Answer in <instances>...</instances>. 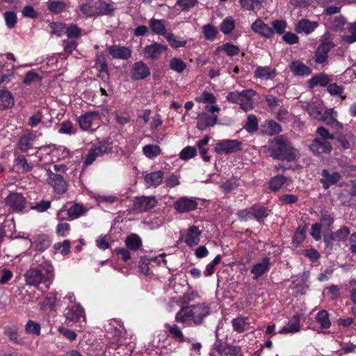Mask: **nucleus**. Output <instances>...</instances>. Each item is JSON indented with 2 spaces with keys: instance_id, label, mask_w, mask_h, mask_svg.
Masks as SVG:
<instances>
[{
  "instance_id": "1",
  "label": "nucleus",
  "mask_w": 356,
  "mask_h": 356,
  "mask_svg": "<svg viewBox=\"0 0 356 356\" xmlns=\"http://www.w3.org/2000/svg\"><path fill=\"white\" fill-rule=\"evenodd\" d=\"M210 313V308L203 304L183 307L175 315V321L184 326L199 325Z\"/></svg>"
},
{
  "instance_id": "2",
  "label": "nucleus",
  "mask_w": 356,
  "mask_h": 356,
  "mask_svg": "<svg viewBox=\"0 0 356 356\" xmlns=\"http://www.w3.org/2000/svg\"><path fill=\"white\" fill-rule=\"evenodd\" d=\"M268 151L274 159L291 162L299 157V151L292 146L284 136H280L270 140Z\"/></svg>"
},
{
  "instance_id": "3",
  "label": "nucleus",
  "mask_w": 356,
  "mask_h": 356,
  "mask_svg": "<svg viewBox=\"0 0 356 356\" xmlns=\"http://www.w3.org/2000/svg\"><path fill=\"white\" fill-rule=\"evenodd\" d=\"M54 277V267L49 261H45L37 267L30 268L24 274L26 285L35 287L42 282L51 284Z\"/></svg>"
},
{
  "instance_id": "4",
  "label": "nucleus",
  "mask_w": 356,
  "mask_h": 356,
  "mask_svg": "<svg viewBox=\"0 0 356 356\" xmlns=\"http://www.w3.org/2000/svg\"><path fill=\"white\" fill-rule=\"evenodd\" d=\"M82 13L86 17L110 15L113 9L110 3L101 0H88L79 6Z\"/></svg>"
},
{
  "instance_id": "5",
  "label": "nucleus",
  "mask_w": 356,
  "mask_h": 356,
  "mask_svg": "<svg viewBox=\"0 0 356 356\" xmlns=\"http://www.w3.org/2000/svg\"><path fill=\"white\" fill-rule=\"evenodd\" d=\"M113 143L108 140H104L98 142L97 144L93 145L84 159V165H91L97 158L103 156L105 154H109L112 152Z\"/></svg>"
},
{
  "instance_id": "6",
  "label": "nucleus",
  "mask_w": 356,
  "mask_h": 356,
  "mask_svg": "<svg viewBox=\"0 0 356 356\" xmlns=\"http://www.w3.org/2000/svg\"><path fill=\"white\" fill-rule=\"evenodd\" d=\"M48 176L47 182L58 194H63L67 190V184L63 176L54 173L50 170H47Z\"/></svg>"
},
{
  "instance_id": "7",
  "label": "nucleus",
  "mask_w": 356,
  "mask_h": 356,
  "mask_svg": "<svg viewBox=\"0 0 356 356\" xmlns=\"http://www.w3.org/2000/svg\"><path fill=\"white\" fill-rule=\"evenodd\" d=\"M6 205L8 207L9 211L19 212L25 209L26 201L24 196L18 193H10L5 200Z\"/></svg>"
},
{
  "instance_id": "8",
  "label": "nucleus",
  "mask_w": 356,
  "mask_h": 356,
  "mask_svg": "<svg viewBox=\"0 0 356 356\" xmlns=\"http://www.w3.org/2000/svg\"><path fill=\"white\" fill-rule=\"evenodd\" d=\"M157 204L154 196L136 197L134 200V209L138 212H145L154 208Z\"/></svg>"
},
{
  "instance_id": "9",
  "label": "nucleus",
  "mask_w": 356,
  "mask_h": 356,
  "mask_svg": "<svg viewBox=\"0 0 356 356\" xmlns=\"http://www.w3.org/2000/svg\"><path fill=\"white\" fill-rule=\"evenodd\" d=\"M197 202L195 197H181L174 202V208L179 213H187L197 209Z\"/></svg>"
},
{
  "instance_id": "10",
  "label": "nucleus",
  "mask_w": 356,
  "mask_h": 356,
  "mask_svg": "<svg viewBox=\"0 0 356 356\" xmlns=\"http://www.w3.org/2000/svg\"><path fill=\"white\" fill-rule=\"evenodd\" d=\"M167 49V46L158 42H154L144 47V57L148 59L158 60Z\"/></svg>"
},
{
  "instance_id": "11",
  "label": "nucleus",
  "mask_w": 356,
  "mask_h": 356,
  "mask_svg": "<svg viewBox=\"0 0 356 356\" xmlns=\"http://www.w3.org/2000/svg\"><path fill=\"white\" fill-rule=\"evenodd\" d=\"M251 29L255 33L265 38H272L274 36V31L272 27L264 22L257 18L251 25Z\"/></svg>"
},
{
  "instance_id": "12",
  "label": "nucleus",
  "mask_w": 356,
  "mask_h": 356,
  "mask_svg": "<svg viewBox=\"0 0 356 356\" xmlns=\"http://www.w3.org/2000/svg\"><path fill=\"white\" fill-rule=\"evenodd\" d=\"M310 150L316 155L330 154L332 147L330 142L321 138H315L309 145Z\"/></svg>"
},
{
  "instance_id": "13",
  "label": "nucleus",
  "mask_w": 356,
  "mask_h": 356,
  "mask_svg": "<svg viewBox=\"0 0 356 356\" xmlns=\"http://www.w3.org/2000/svg\"><path fill=\"white\" fill-rule=\"evenodd\" d=\"M241 143L237 140H224L218 143L215 149L218 153H232L241 149Z\"/></svg>"
},
{
  "instance_id": "14",
  "label": "nucleus",
  "mask_w": 356,
  "mask_h": 356,
  "mask_svg": "<svg viewBox=\"0 0 356 356\" xmlns=\"http://www.w3.org/2000/svg\"><path fill=\"white\" fill-rule=\"evenodd\" d=\"M217 115H209L208 113L202 112L197 117V128L202 131L205 130L213 127L217 123Z\"/></svg>"
},
{
  "instance_id": "15",
  "label": "nucleus",
  "mask_w": 356,
  "mask_h": 356,
  "mask_svg": "<svg viewBox=\"0 0 356 356\" xmlns=\"http://www.w3.org/2000/svg\"><path fill=\"white\" fill-rule=\"evenodd\" d=\"M150 75V70L147 65L143 61L134 63L131 72V78L133 80L145 79Z\"/></svg>"
},
{
  "instance_id": "16",
  "label": "nucleus",
  "mask_w": 356,
  "mask_h": 356,
  "mask_svg": "<svg viewBox=\"0 0 356 356\" xmlns=\"http://www.w3.org/2000/svg\"><path fill=\"white\" fill-rule=\"evenodd\" d=\"M107 50L115 59L127 60L131 56V50L127 47L114 44L108 46Z\"/></svg>"
},
{
  "instance_id": "17",
  "label": "nucleus",
  "mask_w": 356,
  "mask_h": 356,
  "mask_svg": "<svg viewBox=\"0 0 356 356\" xmlns=\"http://www.w3.org/2000/svg\"><path fill=\"white\" fill-rule=\"evenodd\" d=\"M321 176V183L323 184L324 189H328L341 179V175L339 172H331L327 169L322 170Z\"/></svg>"
},
{
  "instance_id": "18",
  "label": "nucleus",
  "mask_w": 356,
  "mask_h": 356,
  "mask_svg": "<svg viewBox=\"0 0 356 356\" xmlns=\"http://www.w3.org/2000/svg\"><path fill=\"white\" fill-rule=\"evenodd\" d=\"M302 107L314 119L319 120L323 114V103L318 99H312L310 102L307 103Z\"/></svg>"
},
{
  "instance_id": "19",
  "label": "nucleus",
  "mask_w": 356,
  "mask_h": 356,
  "mask_svg": "<svg viewBox=\"0 0 356 356\" xmlns=\"http://www.w3.org/2000/svg\"><path fill=\"white\" fill-rule=\"evenodd\" d=\"M318 26V23L314 21H310L307 19L299 20L295 26V31L298 33H305L309 35L312 33Z\"/></svg>"
},
{
  "instance_id": "20",
  "label": "nucleus",
  "mask_w": 356,
  "mask_h": 356,
  "mask_svg": "<svg viewBox=\"0 0 356 356\" xmlns=\"http://www.w3.org/2000/svg\"><path fill=\"white\" fill-rule=\"evenodd\" d=\"M255 95V91L252 89L242 90L241 98L238 104L245 112L251 111L254 108L252 98Z\"/></svg>"
},
{
  "instance_id": "21",
  "label": "nucleus",
  "mask_w": 356,
  "mask_h": 356,
  "mask_svg": "<svg viewBox=\"0 0 356 356\" xmlns=\"http://www.w3.org/2000/svg\"><path fill=\"white\" fill-rule=\"evenodd\" d=\"M334 47L332 42H324L321 44L315 54V61L317 63L323 64L327 58L328 52Z\"/></svg>"
},
{
  "instance_id": "22",
  "label": "nucleus",
  "mask_w": 356,
  "mask_h": 356,
  "mask_svg": "<svg viewBox=\"0 0 356 356\" xmlns=\"http://www.w3.org/2000/svg\"><path fill=\"white\" fill-rule=\"evenodd\" d=\"M201 234L202 232L199 228L197 226L193 225L188 228L184 242L189 247L197 245L200 241Z\"/></svg>"
},
{
  "instance_id": "23",
  "label": "nucleus",
  "mask_w": 356,
  "mask_h": 356,
  "mask_svg": "<svg viewBox=\"0 0 356 356\" xmlns=\"http://www.w3.org/2000/svg\"><path fill=\"white\" fill-rule=\"evenodd\" d=\"M270 269V258L264 257L260 262L255 264L251 273L254 275L253 279L257 280L259 277L268 272Z\"/></svg>"
},
{
  "instance_id": "24",
  "label": "nucleus",
  "mask_w": 356,
  "mask_h": 356,
  "mask_svg": "<svg viewBox=\"0 0 356 356\" xmlns=\"http://www.w3.org/2000/svg\"><path fill=\"white\" fill-rule=\"evenodd\" d=\"M97 112H88L79 118V124L81 129L88 131L91 129L94 121L97 119Z\"/></svg>"
},
{
  "instance_id": "25",
  "label": "nucleus",
  "mask_w": 356,
  "mask_h": 356,
  "mask_svg": "<svg viewBox=\"0 0 356 356\" xmlns=\"http://www.w3.org/2000/svg\"><path fill=\"white\" fill-rule=\"evenodd\" d=\"M289 69L295 76H304L312 73L311 69L300 60L291 62L289 65Z\"/></svg>"
},
{
  "instance_id": "26",
  "label": "nucleus",
  "mask_w": 356,
  "mask_h": 356,
  "mask_svg": "<svg viewBox=\"0 0 356 356\" xmlns=\"http://www.w3.org/2000/svg\"><path fill=\"white\" fill-rule=\"evenodd\" d=\"M81 318H83L85 321L86 317L84 311L79 304H76L72 306V308L66 314L67 321L72 323L79 322Z\"/></svg>"
},
{
  "instance_id": "27",
  "label": "nucleus",
  "mask_w": 356,
  "mask_h": 356,
  "mask_svg": "<svg viewBox=\"0 0 356 356\" xmlns=\"http://www.w3.org/2000/svg\"><path fill=\"white\" fill-rule=\"evenodd\" d=\"M163 172L161 170L148 173L144 178L145 184L147 187H157L163 181Z\"/></svg>"
},
{
  "instance_id": "28",
  "label": "nucleus",
  "mask_w": 356,
  "mask_h": 356,
  "mask_svg": "<svg viewBox=\"0 0 356 356\" xmlns=\"http://www.w3.org/2000/svg\"><path fill=\"white\" fill-rule=\"evenodd\" d=\"M233 330L238 332L241 333L248 330L250 328V323L248 317L238 316L232 321Z\"/></svg>"
},
{
  "instance_id": "29",
  "label": "nucleus",
  "mask_w": 356,
  "mask_h": 356,
  "mask_svg": "<svg viewBox=\"0 0 356 356\" xmlns=\"http://www.w3.org/2000/svg\"><path fill=\"white\" fill-rule=\"evenodd\" d=\"M254 75L261 79H271L276 76V70L269 66H259L256 69Z\"/></svg>"
},
{
  "instance_id": "30",
  "label": "nucleus",
  "mask_w": 356,
  "mask_h": 356,
  "mask_svg": "<svg viewBox=\"0 0 356 356\" xmlns=\"http://www.w3.org/2000/svg\"><path fill=\"white\" fill-rule=\"evenodd\" d=\"M35 136L29 132L22 136L17 143V147L22 152H26L32 146V142L35 140Z\"/></svg>"
},
{
  "instance_id": "31",
  "label": "nucleus",
  "mask_w": 356,
  "mask_h": 356,
  "mask_svg": "<svg viewBox=\"0 0 356 356\" xmlns=\"http://www.w3.org/2000/svg\"><path fill=\"white\" fill-rule=\"evenodd\" d=\"M149 27L153 33L165 36L168 33L166 31L165 22L161 19H152L149 22Z\"/></svg>"
},
{
  "instance_id": "32",
  "label": "nucleus",
  "mask_w": 356,
  "mask_h": 356,
  "mask_svg": "<svg viewBox=\"0 0 356 356\" xmlns=\"http://www.w3.org/2000/svg\"><path fill=\"white\" fill-rule=\"evenodd\" d=\"M3 332L13 343L16 344H21L22 343V339L18 333V327L17 326H6L4 327Z\"/></svg>"
},
{
  "instance_id": "33",
  "label": "nucleus",
  "mask_w": 356,
  "mask_h": 356,
  "mask_svg": "<svg viewBox=\"0 0 356 356\" xmlns=\"http://www.w3.org/2000/svg\"><path fill=\"white\" fill-rule=\"evenodd\" d=\"M14 105V99L8 90H0V109L5 110Z\"/></svg>"
},
{
  "instance_id": "34",
  "label": "nucleus",
  "mask_w": 356,
  "mask_h": 356,
  "mask_svg": "<svg viewBox=\"0 0 356 356\" xmlns=\"http://www.w3.org/2000/svg\"><path fill=\"white\" fill-rule=\"evenodd\" d=\"M33 243L38 250L42 252L49 247L51 241L48 236L40 234L34 238Z\"/></svg>"
},
{
  "instance_id": "35",
  "label": "nucleus",
  "mask_w": 356,
  "mask_h": 356,
  "mask_svg": "<svg viewBox=\"0 0 356 356\" xmlns=\"http://www.w3.org/2000/svg\"><path fill=\"white\" fill-rule=\"evenodd\" d=\"M239 3L243 9L248 11H254L262 8L260 0H239Z\"/></svg>"
},
{
  "instance_id": "36",
  "label": "nucleus",
  "mask_w": 356,
  "mask_h": 356,
  "mask_svg": "<svg viewBox=\"0 0 356 356\" xmlns=\"http://www.w3.org/2000/svg\"><path fill=\"white\" fill-rule=\"evenodd\" d=\"M300 330V322L298 316H294L292 320L286 326L282 327L280 330V334H289L297 332Z\"/></svg>"
},
{
  "instance_id": "37",
  "label": "nucleus",
  "mask_w": 356,
  "mask_h": 356,
  "mask_svg": "<svg viewBox=\"0 0 356 356\" xmlns=\"http://www.w3.org/2000/svg\"><path fill=\"white\" fill-rule=\"evenodd\" d=\"M330 81V79L325 74H319L313 76L309 80L308 83L311 88L316 86H325Z\"/></svg>"
},
{
  "instance_id": "38",
  "label": "nucleus",
  "mask_w": 356,
  "mask_h": 356,
  "mask_svg": "<svg viewBox=\"0 0 356 356\" xmlns=\"http://www.w3.org/2000/svg\"><path fill=\"white\" fill-rule=\"evenodd\" d=\"M221 51H225L229 56H234L239 54L240 49L236 45L227 42L216 48V51L220 52Z\"/></svg>"
},
{
  "instance_id": "39",
  "label": "nucleus",
  "mask_w": 356,
  "mask_h": 356,
  "mask_svg": "<svg viewBox=\"0 0 356 356\" xmlns=\"http://www.w3.org/2000/svg\"><path fill=\"white\" fill-rule=\"evenodd\" d=\"M337 113L332 108L327 109L319 118L323 121L327 125L331 127L337 120Z\"/></svg>"
},
{
  "instance_id": "40",
  "label": "nucleus",
  "mask_w": 356,
  "mask_h": 356,
  "mask_svg": "<svg viewBox=\"0 0 356 356\" xmlns=\"http://www.w3.org/2000/svg\"><path fill=\"white\" fill-rule=\"evenodd\" d=\"M143 152L146 157L153 159L161 154V149L156 145H147L143 147Z\"/></svg>"
},
{
  "instance_id": "41",
  "label": "nucleus",
  "mask_w": 356,
  "mask_h": 356,
  "mask_svg": "<svg viewBox=\"0 0 356 356\" xmlns=\"http://www.w3.org/2000/svg\"><path fill=\"white\" fill-rule=\"evenodd\" d=\"M316 321L321 325V328L323 329H327L331 325L329 314L325 310H321L316 314Z\"/></svg>"
},
{
  "instance_id": "42",
  "label": "nucleus",
  "mask_w": 356,
  "mask_h": 356,
  "mask_svg": "<svg viewBox=\"0 0 356 356\" xmlns=\"http://www.w3.org/2000/svg\"><path fill=\"white\" fill-rule=\"evenodd\" d=\"M169 67L177 73H181L186 68V65L181 59L174 57L169 61Z\"/></svg>"
},
{
  "instance_id": "43",
  "label": "nucleus",
  "mask_w": 356,
  "mask_h": 356,
  "mask_svg": "<svg viewBox=\"0 0 356 356\" xmlns=\"http://www.w3.org/2000/svg\"><path fill=\"white\" fill-rule=\"evenodd\" d=\"M286 181V177L283 175H277L270 180V188L273 191H279Z\"/></svg>"
},
{
  "instance_id": "44",
  "label": "nucleus",
  "mask_w": 356,
  "mask_h": 356,
  "mask_svg": "<svg viewBox=\"0 0 356 356\" xmlns=\"http://www.w3.org/2000/svg\"><path fill=\"white\" fill-rule=\"evenodd\" d=\"M141 239L136 234H131L129 236L126 241L125 244L128 248L132 250H137L141 245Z\"/></svg>"
},
{
  "instance_id": "45",
  "label": "nucleus",
  "mask_w": 356,
  "mask_h": 356,
  "mask_svg": "<svg viewBox=\"0 0 356 356\" xmlns=\"http://www.w3.org/2000/svg\"><path fill=\"white\" fill-rule=\"evenodd\" d=\"M235 27V22L232 17H226L221 22L220 31L225 35L229 34Z\"/></svg>"
},
{
  "instance_id": "46",
  "label": "nucleus",
  "mask_w": 356,
  "mask_h": 356,
  "mask_svg": "<svg viewBox=\"0 0 356 356\" xmlns=\"http://www.w3.org/2000/svg\"><path fill=\"white\" fill-rule=\"evenodd\" d=\"M165 38L170 43V46L173 48H179L181 47H184L186 44V41L184 40H180L179 38L175 36L172 33H168Z\"/></svg>"
},
{
  "instance_id": "47",
  "label": "nucleus",
  "mask_w": 356,
  "mask_h": 356,
  "mask_svg": "<svg viewBox=\"0 0 356 356\" xmlns=\"http://www.w3.org/2000/svg\"><path fill=\"white\" fill-rule=\"evenodd\" d=\"M165 327L168 330L170 335L177 340L183 341L184 334L181 329L176 325L165 324Z\"/></svg>"
},
{
  "instance_id": "48",
  "label": "nucleus",
  "mask_w": 356,
  "mask_h": 356,
  "mask_svg": "<svg viewBox=\"0 0 356 356\" xmlns=\"http://www.w3.org/2000/svg\"><path fill=\"white\" fill-rule=\"evenodd\" d=\"M41 327L38 323H36L32 320L27 321L25 325V331L29 334L40 335Z\"/></svg>"
},
{
  "instance_id": "49",
  "label": "nucleus",
  "mask_w": 356,
  "mask_h": 356,
  "mask_svg": "<svg viewBox=\"0 0 356 356\" xmlns=\"http://www.w3.org/2000/svg\"><path fill=\"white\" fill-rule=\"evenodd\" d=\"M350 234V229L347 227H342L336 232L331 234V239H335L337 241H345Z\"/></svg>"
},
{
  "instance_id": "50",
  "label": "nucleus",
  "mask_w": 356,
  "mask_h": 356,
  "mask_svg": "<svg viewBox=\"0 0 356 356\" xmlns=\"http://www.w3.org/2000/svg\"><path fill=\"white\" fill-rule=\"evenodd\" d=\"M83 213V208L81 205L74 204L72 206L67 212L69 220H73L81 216Z\"/></svg>"
},
{
  "instance_id": "51",
  "label": "nucleus",
  "mask_w": 356,
  "mask_h": 356,
  "mask_svg": "<svg viewBox=\"0 0 356 356\" xmlns=\"http://www.w3.org/2000/svg\"><path fill=\"white\" fill-rule=\"evenodd\" d=\"M202 31L206 39L211 41L216 38L218 33L216 28L210 24L204 25L202 27Z\"/></svg>"
},
{
  "instance_id": "52",
  "label": "nucleus",
  "mask_w": 356,
  "mask_h": 356,
  "mask_svg": "<svg viewBox=\"0 0 356 356\" xmlns=\"http://www.w3.org/2000/svg\"><path fill=\"white\" fill-rule=\"evenodd\" d=\"M6 26L8 29H13L15 26L17 18V15L13 11H6L3 14Z\"/></svg>"
},
{
  "instance_id": "53",
  "label": "nucleus",
  "mask_w": 356,
  "mask_h": 356,
  "mask_svg": "<svg viewBox=\"0 0 356 356\" xmlns=\"http://www.w3.org/2000/svg\"><path fill=\"white\" fill-rule=\"evenodd\" d=\"M258 127L259 126L257 117L254 115H249L248 116L247 122L244 127L245 130L250 133L257 131Z\"/></svg>"
},
{
  "instance_id": "54",
  "label": "nucleus",
  "mask_w": 356,
  "mask_h": 356,
  "mask_svg": "<svg viewBox=\"0 0 356 356\" xmlns=\"http://www.w3.org/2000/svg\"><path fill=\"white\" fill-rule=\"evenodd\" d=\"M220 352H223L226 355H239L241 353V349L240 346H232L231 344H225V346H221L219 349Z\"/></svg>"
},
{
  "instance_id": "55",
  "label": "nucleus",
  "mask_w": 356,
  "mask_h": 356,
  "mask_svg": "<svg viewBox=\"0 0 356 356\" xmlns=\"http://www.w3.org/2000/svg\"><path fill=\"white\" fill-rule=\"evenodd\" d=\"M58 132L62 134L72 135L76 133V129L70 121H64L60 124Z\"/></svg>"
},
{
  "instance_id": "56",
  "label": "nucleus",
  "mask_w": 356,
  "mask_h": 356,
  "mask_svg": "<svg viewBox=\"0 0 356 356\" xmlns=\"http://www.w3.org/2000/svg\"><path fill=\"white\" fill-rule=\"evenodd\" d=\"M42 77L34 70L29 71L23 80L25 85H31L34 82H39Z\"/></svg>"
},
{
  "instance_id": "57",
  "label": "nucleus",
  "mask_w": 356,
  "mask_h": 356,
  "mask_svg": "<svg viewBox=\"0 0 356 356\" xmlns=\"http://www.w3.org/2000/svg\"><path fill=\"white\" fill-rule=\"evenodd\" d=\"M196 154L197 151L194 147L187 146L181 151L179 158L182 160H188L194 157Z\"/></svg>"
},
{
  "instance_id": "58",
  "label": "nucleus",
  "mask_w": 356,
  "mask_h": 356,
  "mask_svg": "<svg viewBox=\"0 0 356 356\" xmlns=\"http://www.w3.org/2000/svg\"><path fill=\"white\" fill-rule=\"evenodd\" d=\"M65 3L63 1H52L48 2V9L53 13H58L64 10Z\"/></svg>"
},
{
  "instance_id": "59",
  "label": "nucleus",
  "mask_w": 356,
  "mask_h": 356,
  "mask_svg": "<svg viewBox=\"0 0 356 356\" xmlns=\"http://www.w3.org/2000/svg\"><path fill=\"white\" fill-rule=\"evenodd\" d=\"M65 26L66 24L63 23L54 22L50 24L51 33L58 37L65 34Z\"/></svg>"
},
{
  "instance_id": "60",
  "label": "nucleus",
  "mask_w": 356,
  "mask_h": 356,
  "mask_svg": "<svg viewBox=\"0 0 356 356\" xmlns=\"http://www.w3.org/2000/svg\"><path fill=\"white\" fill-rule=\"evenodd\" d=\"M272 28L274 32L277 34L282 35L285 32L286 28V22L284 20H274L272 22Z\"/></svg>"
},
{
  "instance_id": "61",
  "label": "nucleus",
  "mask_w": 356,
  "mask_h": 356,
  "mask_svg": "<svg viewBox=\"0 0 356 356\" xmlns=\"http://www.w3.org/2000/svg\"><path fill=\"white\" fill-rule=\"evenodd\" d=\"M216 100L215 96L212 93L207 92H204L200 96L195 98L196 102L202 103L213 104L216 102Z\"/></svg>"
},
{
  "instance_id": "62",
  "label": "nucleus",
  "mask_w": 356,
  "mask_h": 356,
  "mask_svg": "<svg viewBox=\"0 0 356 356\" xmlns=\"http://www.w3.org/2000/svg\"><path fill=\"white\" fill-rule=\"evenodd\" d=\"M16 163L24 172H29L32 170V165L27 162V160L23 155L17 156Z\"/></svg>"
},
{
  "instance_id": "63",
  "label": "nucleus",
  "mask_w": 356,
  "mask_h": 356,
  "mask_svg": "<svg viewBox=\"0 0 356 356\" xmlns=\"http://www.w3.org/2000/svg\"><path fill=\"white\" fill-rule=\"evenodd\" d=\"M266 102L268 108L273 111L278 108L280 105L281 100L273 95H266L265 97Z\"/></svg>"
},
{
  "instance_id": "64",
  "label": "nucleus",
  "mask_w": 356,
  "mask_h": 356,
  "mask_svg": "<svg viewBox=\"0 0 356 356\" xmlns=\"http://www.w3.org/2000/svg\"><path fill=\"white\" fill-rule=\"evenodd\" d=\"M350 35L343 36V40L348 43L356 42V23L352 24L349 27Z\"/></svg>"
}]
</instances>
